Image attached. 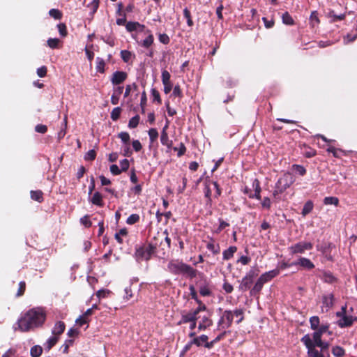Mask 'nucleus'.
I'll list each match as a JSON object with an SVG mask.
<instances>
[{
    "label": "nucleus",
    "mask_w": 357,
    "mask_h": 357,
    "mask_svg": "<svg viewBox=\"0 0 357 357\" xmlns=\"http://www.w3.org/2000/svg\"><path fill=\"white\" fill-rule=\"evenodd\" d=\"M46 313L41 307L32 308L27 311L17 321V329L27 332L43 326Z\"/></svg>",
    "instance_id": "1"
},
{
    "label": "nucleus",
    "mask_w": 357,
    "mask_h": 357,
    "mask_svg": "<svg viewBox=\"0 0 357 357\" xmlns=\"http://www.w3.org/2000/svg\"><path fill=\"white\" fill-rule=\"evenodd\" d=\"M234 318L236 322L239 324L243 319V312L242 310H236L234 311L226 310L218 321V326L222 329L227 328L231 326Z\"/></svg>",
    "instance_id": "2"
},
{
    "label": "nucleus",
    "mask_w": 357,
    "mask_h": 357,
    "mask_svg": "<svg viewBox=\"0 0 357 357\" xmlns=\"http://www.w3.org/2000/svg\"><path fill=\"white\" fill-rule=\"evenodd\" d=\"M301 342L307 349L308 357H330L328 348L319 347L320 350H318L316 348L317 346L312 344L311 337L310 335H305L301 338Z\"/></svg>",
    "instance_id": "3"
},
{
    "label": "nucleus",
    "mask_w": 357,
    "mask_h": 357,
    "mask_svg": "<svg viewBox=\"0 0 357 357\" xmlns=\"http://www.w3.org/2000/svg\"><path fill=\"white\" fill-rule=\"evenodd\" d=\"M169 270L175 274L183 273L190 278H195L197 275V271L190 266L178 261H172L168 264Z\"/></svg>",
    "instance_id": "4"
},
{
    "label": "nucleus",
    "mask_w": 357,
    "mask_h": 357,
    "mask_svg": "<svg viewBox=\"0 0 357 357\" xmlns=\"http://www.w3.org/2000/svg\"><path fill=\"white\" fill-rule=\"evenodd\" d=\"M294 182V176L290 173H285L275 183V188L273 193V196L277 197L289 188Z\"/></svg>",
    "instance_id": "5"
},
{
    "label": "nucleus",
    "mask_w": 357,
    "mask_h": 357,
    "mask_svg": "<svg viewBox=\"0 0 357 357\" xmlns=\"http://www.w3.org/2000/svg\"><path fill=\"white\" fill-rule=\"evenodd\" d=\"M328 325H321L312 333L311 342L317 347L329 348L330 344L321 340L322 335L328 331Z\"/></svg>",
    "instance_id": "6"
},
{
    "label": "nucleus",
    "mask_w": 357,
    "mask_h": 357,
    "mask_svg": "<svg viewBox=\"0 0 357 357\" xmlns=\"http://www.w3.org/2000/svg\"><path fill=\"white\" fill-rule=\"evenodd\" d=\"M346 310L347 306H342L341 312H337L336 313L337 317L340 318L337 321V324L341 328L350 326L353 324L354 321L356 320V318L346 314Z\"/></svg>",
    "instance_id": "7"
},
{
    "label": "nucleus",
    "mask_w": 357,
    "mask_h": 357,
    "mask_svg": "<svg viewBox=\"0 0 357 357\" xmlns=\"http://www.w3.org/2000/svg\"><path fill=\"white\" fill-rule=\"evenodd\" d=\"M155 247L152 245L142 246L137 249L135 256L137 260H149L154 252Z\"/></svg>",
    "instance_id": "8"
},
{
    "label": "nucleus",
    "mask_w": 357,
    "mask_h": 357,
    "mask_svg": "<svg viewBox=\"0 0 357 357\" xmlns=\"http://www.w3.org/2000/svg\"><path fill=\"white\" fill-rule=\"evenodd\" d=\"M312 243L310 242H299L289 248L290 252L294 254H303L306 250H310L312 248Z\"/></svg>",
    "instance_id": "9"
},
{
    "label": "nucleus",
    "mask_w": 357,
    "mask_h": 357,
    "mask_svg": "<svg viewBox=\"0 0 357 357\" xmlns=\"http://www.w3.org/2000/svg\"><path fill=\"white\" fill-rule=\"evenodd\" d=\"M212 189L215 190V196L218 197L221 194L220 189L218 183L215 181H208L205 183L204 194L205 197L211 201Z\"/></svg>",
    "instance_id": "10"
},
{
    "label": "nucleus",
    "mask_w": 357,
    "mask_h": 357,
    "mask_svg": "<svg viewBox=\"0 0 357 357\" xmlns=\"http://www.w3.org/2000/svg\"><path fill=\"white\" fill-rule=\"evenodd\" d=\"M291 265H299L307 270H311L314 268V264L309 259L305 257H300L298 261L292 263Z\"/></svg>",
    "instance_id": "11"
},
{
    "label": "nucleus",
    "mask_w": 357,
    "mask_h": 357,
    "mask_svg": "<svg viewBox=\"0 0 357 357\" xmlns=\"http://www.w3.org/2000/svg\"><path fill=\"white\" fill-rule=\"evenodd\" d=\"M127 78V74L123 71H116L112 75L111 82L113 84H119L123 82Z\"/></svg>",
    "instance_id": "12"
},
{
    "label": "nucleus",
    "mask_w": 357,
    "mask_h": 357,
    "mask_svg": "<svg viewBox=\"0 0 357 357\" xmlns=\"http://www.w3.org/2000/svg\"><path fill=\"white\" fill-rule=\"evenodd\" d=\"M201 308L190 312L182 316V321L184 323L192 322L196 321L198 319L197 314L200 312ZM200 317H199V318Z\"/></svg>",
    "instance_id": "13"
},
{
    "label": "nucleus",
    "mask_w": 357,
    "mask_h": 357,
    "mask_svg": "<svg viewBox=\"0 0 357 357\" xmlns=\"http://www.w3.org/2000/svg\"><path fill=\"white\" fill-rule=\"evenodd\" d=\"M279 274V270L275 269L262 274L259 279L262 282L266 283Z\"/></svg>",
    "instance_id": "14"
},
{
    "label": "nucleus",
    "mask_w": 357,
    "mask_h": 357,
    "mask_svg": "<svg viewBox=\"0 0 357 357\" xmlns=\"http://www.w3.org/2000/svg\"><path fill=\"white\" fill-rule=\"evenodd\" d=\"M252 187L255 189V193L250 194L249 197L250 198H256L257 199H261L260 192H261V187L259 185V181L257 179H255V181L252 183Z\"/></svg>",
    "instance_id": "15"
},
{
    "label": "nucleus",
    "mask_w": 357,
    "mask_h": 357,
    "mask_svg": "<svg viewBox=\"0 0 357 357\" xmlns=\"http://www.w3.org/2000/svg\"><path fill=\"white\" fill-rule=\"evenodd\" d=\"M65 330V324L63 321H57L53 329H52V334L56 336L60 335Z\"/></svg>",
    "instance_id": "16"
},
{
    "label": "nucleus",
    "mask_w": 357,
    "mask_h": 357,
    "mask_svg": "<svg viewBox=\"0 0 357 357\" xmlns=\"http://www.w3.org/2000/svg\"><path fill=\"white\" fill-rule=\"evenodd\" d=\"M160 142L162 145L166 146L169 149L172 147V140L169 139L167 132H165V131L161 132Z\"/></svg>",
    "instance_id": "17"
},
{
    "label": "nucleus",
    "mask_w": 357,
    "mask_h": 357,
    "mask_svg": "<svg viewBox=\"0 0 357 357\" xmlns=\"http://www.w3.org/2000/svg\"><path fill=\"white\" fill-rule=\"evenodd\" d=\"M91 202H92V204H93L95 205H97L99 206H103L102 196L99 192H96L93 194V195L91 199Z\"/></svg>",
    "instance_id": "18"
},
{
    "label": "nucleus",
    "mask_w": 357,
    "mask_h": 357,
    "mask_svg": "<svg viewBox=\"0 0 357 357\" xmlns=\"http://www.w3.org/2000/svg\"><path fill=\"white\" fill-rule=\"evenodd\" d=\"M237 248L236 246H230L228 249L225 250L223 253V259L225 260H229L230 259L234 254L236 252Z\"/></svg>",
    "instance_id": "19"
},
{
    "label": "nucleus",
    "mask_w": 357,
    "mask_h": 357,
    "mask_svg": "<svg viewBox=\"0 0 357 357\" xmlns=\"http://www.w3.org/2000/svg\"><path fill=\"white\" fill-rule=\"evenodd\" d=\"M212 320H211L208 317L204 316L202 317V321L199 324L198 328L199 330H205L211 325H212Z\"/></svg>",
    "instance_id": "20"
},
{
    "label": "nucleus",
    "mask_w": 357,
    "mask_h": 357,
    "mask_svg": "<svg viewBox=\"0 0 357 357\" xmlns=\"http://www.w3.org/2000/svg\"><path fill=\"white\" fill-rule=\"evenodd\" d=\"M59 340V337L56 335H54L50 337L47 342L45 343L44 347L48 351L52 349V347H54L56 343Z\"/></svg>",
    "instance_id": "21"
},
{
    "label": "nucleus",
    "mask_w": 357,
    "mask_h": 357,
    "mask_svg": "<svg viewBox=\"0 0 357 357\" xmlns=\"http://www.w3.org/2000/svg\"><path fill=\"white\" fill-rule=\"evenodd\" d=\"M206 342H208V336L206 335H202L199 337H195L191 342V343H193L198 347L201 346L203 343L205 344Z\"/></svg>",
    "instance_id": "22"
},
{
    "label": "nucleus",
    "mask_w": 357,
    "mask_h": 357,
    "mask_svg": "<svg viewBox=\"0 0 357 357\" xmlns=\"http://www.w3.org/2000/svg\"><path fill=\"white\" fill-rule=\"evenodd\" d=\"M332 354L336 357H342L345 354L344 349L340 346H335L332 348Z\"/></svg>",
    "instance_id": "23"
},
{
    "label": "nucleus",
    "mask_w": 357,
    "mask_h": 357,
    "mask_svg": "<svg viewBox=\"0 0 357 357\" xmlns=\"http://www.w3.org/2000/svg\"><path fill=\"white\" fill-rule=\"evenodd\" d=\"M313 208V203L312 201H307L303 208V210H302V215L303 216H305L306 215H307L308 213H310L312 210Z\"/></svg>",
    "instance_id": "24"
},
{
    "label": "nucleus",
    "mask_w": 357,
    "mask_h": 357,
    "mask_svg": "<svg viewBox=\"0 0 357 357\" xmlns=\"http://www.w3.org/2000/svg\"><path fill=\"white\" fill-rule=\"evenodd\" d=\"M324 203L326 205H335L337 206L339 204V199L335 197H326L324 199Z\"/></svg>",
    "instance_id": "25"
},
{
    "label": "nucleus",
    "mask_w": 357,
    "mask_h": 357,
    "mask_svg": "<svg viewBox=\"0 0 357 357\" xmlns=\"http://www.w3.org/2000/svg\"><path fill=\"white\" fill-rule=\"evenodd\" d=\"M96 70L100 73H103L105 72V61L100 57L96 58Z\"/></svg>",
    "instance_id": "26"
},
{
    "label": "nucleus",
    "mask_w": 357,
    "mask_h": 357,
    "mask_svg": "<svg viewBox=\"0 0 357 357\" xmlns=\"http://www.w3.org/2000/svg\"><path fill=\"white\" fill-rule=\"evenodd\" d=\"M31 197L32 199L40 202L43 201V192L40 190L31 191Z\"/></svg>",
    "instance_id": "27"
},
{
    "label": "nucleus",
    "mask_w": 357,
    "mask_h": 357,
    "mask_svg": "<svg viewBox=\"0 0 357 357\" xmlns=\"http://www.w3.org/2000/svg\"><path fill=\"white\" fill-rule=\"evenodd\" d=\"M282 22L284 24L287 25H292L294 24V20L292 19L291 16L287 13L285 12L283 13L282 16Z\"/></svg>",
    "instance_id": "28"
},
{
    "label": "nucleus",
    "mask_w": 357,
    "mask_h": 357,
    "mask_svg": "<svg viewBox=\"0 0 357 357\" xmlns=\"http://www.w3.org/2000/svg\"><path fill=\"white\" fill-rule=\"evenodd\" d=\"M310 323L311 328L316 331L319 325V318L317 316L312 317L310 319Z\"/></svg>",
    "instance_id": "29"
},
{
    "label": "nucleus",
    "mask_w": 357,
    "mask_h": 357,
    "mask_svg": "<svg viewBox=\"0 0 357 357\" xmlns=\"http://www.w3.org/2000/svg\"><path fill=\"white\" fill-rule=\"evenodd\" d=\"M43 351L40 346H34L31 349V355L32 357H39Z\"/></svg>",
    "instance_id": "30"
},
{
    "label": "nucleus",
    "mask_w": 357,
    "mask_h": 357,
    "mask_svg": "<svg viewBox=\"0 0 357 357\" xmlns=\"http://www.w3.org/2000/svg\"><path fill=\"white\" fill-rule=\"evenodd\" d=\"M225 333H226V332L225 331L222 334H220L218 337H216V338H215L213 341L206 342V344H204V347L208 349H211V347H213V346L214 345L215 343L220 341L224 337Z\"/></svg>",
    "instance_id": "31"
},
{
    "label": "nucleus",
    "mask_w": 357,
    "mask_h": 357,
    "mask_svg": "<svg viewBox=\"0 0 357 357\" xmlns=\"http://www.w3.org/2000/svg\"><path fill=\"white\" fill-rule=\"evenodd\" d=\"M121 59L123 60L124 62H129L131 59L132 54L130 51L128 50H122L121 52Z\"/></svg>",
    "instance_id": "32"
},
{
    "label": "nucleus",
    "mask_w": 357,
    "mask_h": 357,
    "mask_svg": "<svg viewBox=\"0 0 357 357\" xmlns=\"http://www.w3.org/2000/svg\"><path fill=\"white\" fill-rule=\"evenodd\" d=\"M139 26H142L139 23L132 22H129L126 25V29L130 32L136 30Z\"/></svg>",
    "instance_id": "33"
},
{
    "label": "nucleus",
    "mask_w": 357,
    "mask_h": 357,
    "mask_svg": "<svg viewBox=\"0 0 357 357\" xmlns=\"http://www.w3.org/2000/svg\"><path fill=\"white\" fill-rule=\"evenodd\" d=\"M60 40L58 38H49L47 45L50 48L55 49L59 47Z\"/></svg>",
    "instance_id": "34"
},
{
    "label": "nucleus",
    "mask_w": 357,
    "mask_h": 357,
    "mask_svg": "<svg viewBox=\"0 0 357 357\" xmlns=\"http://www.w3.org/2000/svg\"><path fill=\"white\" fill-rule=\"evenodd\" d=\"M139 121V116L138 115L135 116L134 117L131 118L128 123V127L130 128H134L137 126Z\"/></svg>",
    "instance_id": "35"
},
{
    "label": "nucleus",
    "mask_w": 357,
    "mask_h": 357,
    "mask_svg": "<svg viewBox=\"0 0 357 357\" xmlns=\"http://www.w3.org/2000/svg\"><path fill=\"white\" fill-rule=\"evenodd\" d=\"M118 137L121 139V141L126 144H128L130 142V135L126 132H121L118 134Z\"/></svg>",
    "instance_id": "36"
},
{
    "label": "nucleus",
    "mask_w": 357,
    "mask_h": 357,
    "mask_svg": "<svg viewBox=\"0 0 357 357\" xmlns=\"http://www.w3.org/2000/svg\"><path fill=\"white\" fill-rule=\"evenodd\" d=\"M170 77H171V75L167 70H162V84L172 83L170 81Z\"/></svg>",
    "instance_id": "37"
},
{
    "label": "nucleus",
    "mask_w": 357,
    "mask_h": 357,
    "mask_svg": "<svg viewBox=\"0 0 357 357\" xmlns=\"http://www.w3.org/2000/svg\"><path fill=\"white\" fill-rule=\"evenodd\" d=\"M127 235V230L126 229H121L118 233L115 234V238L119 243H123V239L121 236H125Z\"/></svg>",
    "instance_id": "38"
},
{
    "label": "nucleus",
    "mask_w": 357,
    "mask_h": 357,
    "mask_svg": "<svg viewBox=\"0 0 357 357\" xmlns=\"http://www.w3.org/2000/svg\"><path fill=\"white\" fill-rule=\"evenodd\" d=\"M121 109L120 107H115L111 113V118L113 121H116L121 114Z\"/></svg>",
    "instance_id": "39"
},
{
    "label": "nucleus",
    "mask_w": 357,
    "mask_h": 357,
    "mask_svg": "<svg viewBox=\"0 0 357 357\" xmlns=\"http://www.w3.org/2000/svg\"><path fill=\"white\" fill-rule=\"evenodd\" d=\"M149 136L150 138L151 142H153L158 137V132L156 129L155 128H151L149 130Z\"/></svg>",
    "instance_id": "40"
},
{
    "label": "nucleus",
    "mask_w": 357,
    "mask_h": 357,
    "mask_svg": "<svg viewBox=\"0 0 357 357\" xmlns=\"http://www.w3.org/2000/svg\"><path fill=\"white\" fill-rule=\"evenodd\" d=\"M153 43V36L149 34L142 42V45L145 47H149Z\"/></svg>",
    "instance_id": "41"
},
{
    "label": "nucleus",
    "mask_w": 357,
    "mask_h": 357,
    "mask_svg": "<svg viewBox=\"0 0 357 357\" xmlns=\"http://www.w3.org/2000/svg\"><path fill=\"white\" fill-rule=\"evenodd\" d=\"M139 220V215L137 214H132L130 215L127 220H126V222L128 224V225H133L136 222H137Z\"/></svg>",
    "instance_id": "42"
},
{
    "label": "nucleus",
    "mask_w": 357,
    "mask_h": 357,
    "mask_svg": "<svg viewBox=\"0 0 357 357\" xmlns=\"http://www.w3.org/2000/svg\"><path fill=\"white\" fill-rule=\"evenodd\" d=\"M206 248L211 250L213 254H218L220 252V248L218 245H215L213 243H208Z\"/></svg>",
    "instance_id": "43"
},
{
    "label": "nucleus",
    "mask_w": 357,
    "mask_h": 357,
    "mask_svg": "<svg viewBox=\"0 0 357 357\" xmlns=\"http://www.w3.org/2000/svg\"><path fill=\"white\" fill-rule=\"evenodd\" d=\"M323 280L328 283H332L335 281V277L331 273H324Z\"/></svg>",
    "instance_id": "44"
},
{
    "label": "nucleus",
    "mask_w": 357,
    "mask_h": 357,
    "mask_svg": "<svg viewBox=\"0 0 357 357\" xmlns=\"http://www.w3.org/2000/svg\"><path fill=\"white\" fill-rule=\"evenodd\" d=\"M199 293L203 296H207L211 294V290L208 285H204L200 287L199 288Z\"/></svg>",
    "instance_id": "45"
},
{
    "label": "nucleus",
    "mask_w": 357,
    "mask_h": 357,
    "mask_svg": "<svg viewBox=\"0 0 357 357\" xmlns=\"http://www.w3.org/2000/svg\"><path fill=\"white\" fill-rule=\"evenodd\" d=\"M252 282L251 276H245L242 280V288L244 287L245 289L248 288Z\"/></svg>",
    "instance_id": "46"
},
{
    "label": "nucleus",
    "mask_w": 357,
    "mask_h": 357,
    "mask_svg": "<svg viewBox=\"0 0 357 357\" xmlns=\"http://www.w3.org/2000/svg\"><path fill=\"white\" fill-rule=\"evenodd\" d=\"M292 168L301 176H303L306 173L305 169L301 165H294Z\"/></svg>",
    "instance_id": "47"
},
{
    "label": "nucleus",
    "mask_w": 357,
    "mask_h": 357,
    "mask_svg": "<svg viewBox=\"0 0 357 357\" xmlns=\"http://www.w3.org/2000/svg\"><path fill=\"white\" fill-rule=\"evenodd\" d=\"M58 30L60 33V35L63 37L66 36L67 35V30H66V26L65 24L61 23L58 24Z\"/></svg>",
    "instance_id": "48"
},
{
    "label": "nucleus",
    "mask_w": 357,
    "mask_h": 357,
    "mask_svg": "<svg viewBox=\"0 0 357 357\" xmlns=\"http://www.w3.org/2000/svg\"><path fill=\"white\" fill-rule=\"evenodd\" d=\"M50 16L54 19H60L62 16L61 13L57 9H51L49 12Z\"/></svg>",
    "instance_id": "49"
},
{
    "label": "nucleus",
    "mask_w": 357,
    "mask_h": 357,
    "mask_svg": "<svg viewBox=\"0 0 357 357\" xmlns=\"http://www.w3.org/2000/svg\"><path fill=\"white\" fill-rule=\"evenodd\" d=\"M96 151L94 150H90L86 153L84 158L86 160H93L96 158Z\"/></svg>",
    "instance_id": "50"
},
{
    "label": "nucleus",
    "mask_w": 357,
    "mask_h": 357,
    "mask_svg": "<svg viewBox=\"0 0 357 357\" xmlns=\"http://www.w3.org/2000/svg\"><path fill=\"white\" fill-rule=\"evenodd\" d=\"M75 322L78 326H82L84 324H87L89 322V319H88V318H86V317H84V316L82 315V316H79L76 319Z\"/></svg>",
    "instance_id": "51"
},
{
    "label": "nucleus",
    "mask_w": 357,
    "mask_h": 357,
    "mask_svg": "<svg viewBox=\"0 0 357 357\" xmlns=\"http://www.w3.org/2000/svg\"><path fill=\"white\" fill-rule=\"evenodd\" d=\"M183 15H184V17L187 19V23H188V26H192L193 22H192V20H191L190 13L187 8L184 9Z\"/></svg>",
    "instance_id": "52"
},
{
    "label": "nucleus",
    "mask_w": 357,
    "mask_h": 357,
    "mask_svg": "<svg viewBox=\"0 0 357 357\" xmlns=\"http://www.w3.org/2000/svg\"><path fill=\"white\" fill-rule=\"evenodd\" d=\"M99 6V0H93L92 2L89 5V7L92 10V13H94Z\"/></svg>",
    "instance_id": "53"
},
{
    "label": "nucleus",
    "mask_w": 357,
    "mask_h": 357,
    "mask_svg": "<svg viewBox=\"0 0 357 357\" xmlns=\"http://www.w3.org/2000/svg\"><path fill=\"white\" fill-rule=\"evenodd\" d=\"M26 288V284L24 282H20L19 284V289L17 293V296H21L23 295Z\"/></svg>",
    "instance_id": "54"
},
{
    "label": "nucleus",
    "mask_w": 357,
    "mask_h": 357,
    "mask_svg": "<svg viewBox=\"0 0 357 357\" xmlns=\"http://www.w3.org/2000/svg\"><path fill=\"white\" fill-rule=\"evenodd\" d=\"M120 167L121 171H126L129 168V161L124 159L120 162Z\"/></svg>",
    "instance_id": "55"
},
{
    "label": "nucleus",
    "mask_w": 357,
    "mask_h": 357,
    "mask_svg": "<svg viewBox=\"0 0 357 357\" xmlns=\"http://www.w3.org/2000/svg\"><path fill=\"white\" fill-rule=\"evenodd\" d=\"M109 292L110 291L107 289H101L97 291L96 296L99 298H105L109 294Z\"/></svg>",
    "instance_id": "56"
},
{
    "label": "nucleus",
    "mask_w": 357,
    "mask_h": 357,
    "mask_svg": "<svg viewBox=\"0 0 357 357\" xmlns=\"http://www.w3.org/2000/svg\"><path fill=\"white\" fill-rule=\"evenodd\" d=\"M110 172L114 175H119L121 173L122 171L120 169V168L116 165H112L110 167Z\"/></svg>",
    "instance_id": "57"
},
{
    "label": "nucleus",
    "mask_w": 357,
    "mask_h": 357,
    "mask_svg": "<svg viewBox=\"0 0 357 357\" xmlns=\"http://www.w3.org/2000/svg\"><path fill=\"white\" fill-rule=\"evenodd\" d=\"M47 74V68L45 66H42L37 70V75L40 77H44Z\"/></svg>",
    "instance_id": "58"
},
{
    "label": "nucleus",
    "mask_w": 357,
    "mask_h": 357,
    "mask_svg": "<svg viewBox=\"0 0 357 357\" xmlns=\"http://www.w3.org/2000/svg\"><path fill=\"white\" fill-rule=\"evenodd\" d=\"M261 205L263 208H270L271 205V202L268 197H264L261 202Z\"/></svg>",
    "instance_id": "59"
},
{
    "label": "nucleus",
    "mask_w": 357,
    "mask_h": 357,
    "mask_svg": "<svg viewBox=\"0 0 357 357\" xmlns=\"http://www.w3.org/2000/svg\"><path fill=\"white\" fill-rule=\"evenodd\" d=\"M35 130L38 132L45 133V132H46L47 128V126L45 125L38 124L36 126Z\"/></svg>",
    "instance_id": "60"
},
{
    "label": "nucleus",
    "mask_w": 357,
    "mask_h": 357,
    "mask_svg": "<svg viewBox=\"0 0 357 357\" xmlns=\"http://www.w3.org/2000/svg\"><path fill=\"white\" fill-rule=\"evenodd\" d=\"M132 145L135 151H139L142 148L140 142L137 139L132 142Z\"/></svg>",
    "instance_id": "61"
},
{
    "label": "nucleus",
    "mask_w": 357,
    "mask_h": 357,
    "mask_svg": "<svg viewBox=\"0 0 357 357\" xmlns=\"http://www.w3.org/2000/svg\"><path fill=\"white\" fill-rule=\"evenodd\" d=\"M264 284V283L262 282V281H261V280L259 278L254 286L253 291H259L261 289Z\"/></svg>",
    "instance_id": "62"
},
{
    "label": "nucleus",
    "mask_w": 357,
    "mask_h": 357,
    "mask_svg": "<svg viewBox=\"0 0 357 357\" xmlns=\"http://www.w3.org/2000/svg\"><path fill=\"white\" fill-rule=\"evenodd\" d=\"M81 222L86 227H89L91 225V222L89 219L88 216H84L81 218Z\"/></svg>",
    "instance_id": "63"
},
{
    "label": "nucleus",
    "mask_w": 357,
    "mask_h": 357,
    "mask_svg": "<svg viewBox=\"0 0 357 357\" xmlns=\"http://www.w3.org/2000/svg\"><path fill=\"white\" fill-rule=\"evenodd\" d=\"M85 53L87 56L88 59L91 61L94 57V54L87 47H85Z\"/></svg>",
    "instance_id": "64"
}]
</instances>
